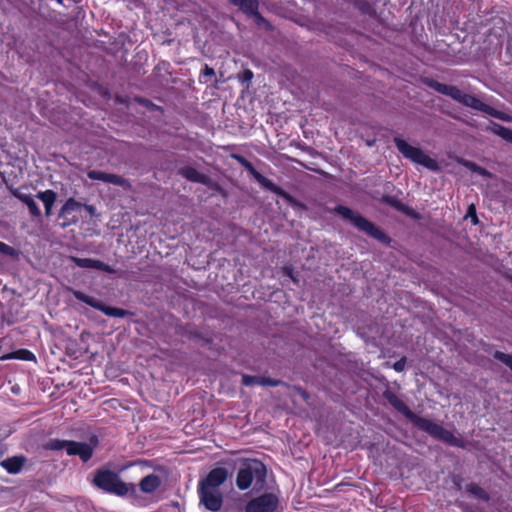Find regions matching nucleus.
Here are the masks:
<instances>
[{"label": "nucleus", "mask_w": 512, "mask_h": 512, "mask_svg": "<svg viewBox=\"0 0 512 512\" xmlns=\"http://www.w3.org/2000/svg\"><path fill=\"white\" fill-rule=\"evenodd\" d=\"M383 396L394 409L402 413L408 420H410L416 426L417 422L421 417L412 412L409 409V407L395 393H393L390 390H386L383 393Z\"/></svg>", "instance_id": "13"}, {"label": "nucleus", "mask_w": 512, "mask_h": 512, "mask_svg": "<svg viewBox=\"0 0 512 512\" xmlns=\"http://www.w3.org/2000/svg\"><path fill=\"white\" fill-rule=\"evenodd\" d=\"M266 476L267 470L262 462L256 459L247 460L238 470L236 485L240 490H246L255 482L257 488H262L265 485Z\"/></svg>", "instance_id": "3"}, {"label": "nucleus", "mask_w": 512, "mask_h": 512, "mask_svg": "<svg viewBox=\"0 0 512 512\" xmlns=\"http://www.w3.org/2000/svg\"><path fill=\"white\" fill-rule=\"evenodd\" d=\"M478 219L476 217V215L473 216V223H477Z\"/></svg>", "instance_id": "37"}, {"label": "nucleus", "mask_w": 512, "mask_h": 512, "mask_svg": "<svg viewBox=\"0 0 512 512\" xmlns=\"http://www.w3.org/2000/svg\"><path fill=\"white\" fill-rule=\"evenodd\" d=\"M405 364H406V361L404 358L400 359L399 361H397L395 364H394V369L397 371V372H401L404 370L405 368Z\"/></svg>", "instance_id": "33"}, {"label": "nucleus", "mask_w": 512, "mask_h": 512, "mask_svg": "<svg viewBox=\"0 0 512 512\" xmlns=\"http://www.w3.org/2000/svg\"><path fill=\"white\" fill-rule=\"evenodd\" d=\"M494 358L504 363L512 371V355L506 354L501 351H496L494 353Z\"/></svg>", "instance_id": "28"}, {"label": "nucleus", "mask_w": 512, "mask_h": 512, "mask_svg": "<svg viewBox=\"0 0 512 512\" xmlns=\"http://www.w3.org/2000/svg\"><path fill=\"white\" fill-rule=\"evenodd\" d=\"M232 158L237 160L262 187L282 197L287 196V193L282 188L258 172L245 157L239 154H233Z\"/></svg>", "instance_id": "8"}, {"label": "nucleus", "mask_w": 512, "mask_h": 512, "mask_svg": "<svg viewBox=\"0 0 512 512\" xmlns=\"http://www.w3.org/2000/svg\"><path fill=\"white\" fill-rule=\"evenodd\" d=\"M18 359L23 361H36V356L28 349H19L11 353L4 354L0 357L1 361Z\"/></svg>", "instance_id": "20"}, {"label": "nucleus", "mask_w": 512, "mask_h": 512, "mask_svg": "<svg viewBox=\"0 0 512 512\" xmlns=\"http://www.w3.org/2000/svg\"><path fill=\"white\" fill-rule=\"evenodd\" d=\"M394 143L398 149V151L406 158L410 159L411 161L420 164L430 170H437L438 169V163L436 160L429 157L427 154H425L421 149L414 147L410 145L408 142H406L403 139L395 138Z\"/></svg>", "instance_id": "6"}, {"label": "nucleus", "mask_w": 512, "mask_h": 512, "mask_svg": "<svg viewBox=\"0 0 512 512\" xmlns=\"http://www.w3.org/2000/svg\"><path fill=\"white\" fill-rule=\"evenodd\" d=\"M87 177L91 180H99L105 183L120 186L125 190H129L131 188L130 182L117 174L106 173L98 170H90L87 172Z\"/></svg>", "instance_id": "12"}, {"label": "nucleus", "mask_w": 512, "mask_h": 512, "mask_svg": "<svg viewBox=\"0 0 512 512\" xmlns=\"http://www.w3.org/2000/svg\"><path fill=\"white\" fill-rule=\"evenodd\" d=\"M200 502L206 509L216 512L220 510L223 503V495L221 490L210 489L199 486Z\"/></svg>", "instance_id": "10"}, {"label": "nucleus", "mask_w": 512, "mask_h": 512, "mask_svg": "<svg viewBox=\"0 0 512 512\" xmlns=\"http://www.w3.org/2000/svg\"><path fill=\"white\" fill-rule=\"evenodd\" d=\"M466 491L470 493L471 495L482 499L484 501H489L490 496L489 493L483 489L481 486L475 483H469L466 485Z\"/></svg>", "instance_id": "23"}, {"label": "nucleus", "mask_w": 512, "mask_h": 512, "mask_svg": "<svg viewBox=\"0 0 512 512\" xmlns=\"http://www.w3.org/2000/svg\"><path fill=\"white\" fill-rule=\"evenodd\" d=\"M81 207V203L76 201L74 198H69L65 204L61 207L59 216H65Z\"/></svg>", "instance_id": "27"}, {"label": "nucleus", "mask_w": 512, "mask_h": 512, "mask_svg": "<svg viewBox=\"0 0 512 512\" xmlns=\"http://www.w3.org/2000/svg\"><path fill=\"white\" fill-rule=\"evenodd\" d=\"M36 197L41 200L45 207V215L49 217L52 213V207L56 201L57 195L53 190L39 192Z\"/></svg>", "instance_id": "19"}, {"label": "nucleus", "mask_w": 512, "mask_h": 512, "mask_svg": "<svg viewBox=\"0 0 512 512\" xmlns=\"http://www.w3.org/2000/svg\"><path fill=\"white\" fill-rule=\"evenodd\" d=\"M334 211L342 218L350 221L351 224L365 232L367 235L382 242L386 241L387 237L383 232H381L372 222L355 213L352 209L343 205H338L335 207Z\"/></svg>", "instance_id": "4"}, {"label": "nucleus", "mask_w": 512, "mask_h": 512, "mask_svg": "<svg viewBox=\"0 0 512 512\" xmlns=\"http://www.w3.org/2000/svg\"><path fill=\"white\" fill-rule=\"evenodd\" d=\"M260 381H261V376H251V375H243L242 376V384L245 386L259 385Z\"/></svg>", "instance_id": "31"}, {"label": "nucleus", "mask_w": 512, "mask_h": 512, "mask_svg": "<svg viewBox=\"0 0 512 512\" xmlns=\"http://www.w3.org/2000/svg\"><path fill=\"white\" fill-rule=\"evenodd\" d=\"M179 173L186 179L193 182L206 183L207 180L205 175L201 174L198 170L190 166H186L180 169Z\"/></svg>", "instance_id": "22"}, {"label": "nucleus", "mask_w": 512, "mask_h": 512, "mask_svg": "<svg viewBox=\"0 0 512 512\" xmlns=\"http://www.w3.org/2000/svg\"><path fill=\"white\" fill-rule=\"evenodd\" d=\"M84 208H85V210H86L90 215H94V214H95L96 209H95V207H94V206H92V205H88V204H85V205H84Z\"/></svg>", "instance_id": "35"}, {"label": "nucleus", "mask_w": 512, "mask_h": 512, "mask_svg": "<svg viewBox=\"0 0 512 512\" xmlns=\"http://www.w3.org/2000/svg\"><path fill=\"white\" fill-rule=\"evenodd\" d=\"M214 74H215V72H214L213 68L209 67L208 65L204 66V69L202 71L203 76L210 77V76H213Z\"/></svg>", "instance_id": "34"}, {"label": "nucleus", "mask_w": 512, "mask_h": 512, "mask_svg": "<svg viewBox=\"0 0 512 512\" xmlns=\"http://www.w3.org/2000/svg\"><path fill=\"white\" fill-rule=\"evenodd\" d=\"M72 294L77 300L82 301L85 304L103 312L105 315L109 317L124 318L128 315H131V312H129L128 310L106 306L101 301L95 299L94 297L86 295L82 291L72 290Z\"/></svg>", "instance_id": "7"}, {"label": "nucleus", "mask_w": 512, "mask_h": 512, "mask_svg": "<svg viewBox=\"0 0 512 512\" xmlns=\"http://www.w3.org/2000/svg\"><path fill=\"white\" fill-rule=\"evenodd\" d=\"M72 262L80 268H90L113 274L115 270L104 262L92 258L71 257Z\"/></svg>", "instance_id": "16"}, {"label": "nucleus", "mask_w": 512, "mask_h": 512, "mask_svg": "<svg viewBox=\"0 0 512 512\" xmlns=\"http://www.w3.org/2000/svg\"><path fill=\"white\" fill-rule=\"evenodd\" d=\"M228 470L224 467L212 469L208 475L199 483V486L220 490V486L227 480Z\"/></svg>", "instance_id": "15"}, {"label": "nucleus", "mask_w": 512, "mask_h": 512, "mask_svg": "<svg viewBox=\"0 0 512 512\" xmlns=\"http://www.w3.org/2000/svg\"><path fill=\"white\" fill-rule=\"evenodd\" d=\"M92 483L98 489L119 497L136 493L133 483H125L117 473L108 469L96 470Z\"/></svg>", "instance_id": "2"}, {"label": "nucleus", "mask_w": 512, "mask_h": 512, "mask_svg": "<svg viewBox=\"0 0 512 512\" xmlns=\"http://www.w3.org/2000/svg\"><path fill=\"white\" fill-rule=\"evenodd\" d=\"M490 129L494 134L500 136L507 142L512 143V130H510L500 124H497V123H492V126Z\"/></svg>", "instance_id": "25"}, {"label": "nucleus", "mask_w": 512, "mask_h": 512, "mask_svg": "<svg viewBox=\"0 0 512 512\" xmlns=\"http://www.w3.org/2000/svg\"><path fill=\"white\" fill-rule=\"evenodd\" d=\"M59 4L63 3V0H56Z\"/></svg>", "instance_id": "38"}, {"label": "nucleus", "mask_w": 512, "mask_h": 512, "mask_svg": "<svg viewBox=\"0 0 512 512\" xmlns=\"http://www.w3.org/2000/svg\"><path fill=\"white\" fill-rule=\"evenodd\" d=\"M15 196L20 201H22L23 203H25L27 205L29 212L32 216H34V217L41 216V210L31 195L24 194V193H17V194H15Z\"/></svg>", "instance_id": "21"}, {"label": "nucleus", "mask_w": 512, "mask_h": 512, "mask_svg": "<svg viewBox=\"0 0 512 512\" xmlns=\"http://www.w3.org/2000/svg\"><path fill=\"white\" fill-rule=\"evenodd\" d=\"M458 163H460L461 165H463L467 169H469L472 172H475V173H477V174H479L481 176H485V177H491L492 176V174L489 171H487L485 168H482V167L478 166L476 163H474L472 161H469V160H466V159H459Z\"/></svg>", "instance_id": "24"}, {"label": "nucleus", "mask_w": 512, "mask_h": 512, "mask_svg": "<svg viewBox=\"0 0 512 512\" xmlns=\"http://www.w3.org/2000/svg\"><path fill=\"white\" fill-rule=\"evenodd\" d=\"M69 444V440L50 439L46 443L45 448L52 451L65 450L67 452Z\"/></svg>", "instance_id": "26"}, {"label": "nucleus", "mask_w": 512, "mask_h": 512, "mask_svg": "<svg viewBox=\"0 0 512 512\" xmlns=\"http://www.w3.org/2000/svg\"><path fill=\"white\" fill-rule=\"evenodd\" d=\"M494 358L504 363L512 371V355L506 354L501 351H496L494 353Z\"/></svg>", "instance_id": "29"}, {"label": "nucleus", "mask_w": 512, "mask_h": 512, "mask_svg": "<svg viewBox=\"0 0 512 512\" xmlns=\"http://www.w3.org/2000/svg\"><path fill=\"white\" fill-rule=\"evenodd\" d=\"M97 445L98 438L96 436H92L89 443L70 441L67 454L69 456H79L83 462H87L93 456L94 449Z\"/></svg>", "instance_id": "9"}, {"label": "nucleus", "mask_w": 512, "mask_h": 512, "mask_svg": "<svg viewBox=\"0 0 512 512\" xmlns=\"http://www.w3.org/2000/svg\"><path fill=\"white\" fill-rule=\"evenodd\" d=\"M428 85L436 92L451 97L465 107L480 111L501 121H512V117L508 113L493 108L474 95L463 93L456 86L443 84L435 80L429 81Z\"/></svg>", "instance_id": "1"}, {"label": "nucleus", "mask_w": 512, "mask_h": 512, "mask_svg": "<svg viewBox=\"0 0 512 512\" xmlns=\"http://www.w3.org/2000/svg\"><path fill=\"white\" fill-rule=\"evenodd\" d=\"M233 5L238 6L248 16L255 19L259 26L268 27L269 23L258 12V0H229Z\"/></svg>", "instance_id": "14"}, {"label": "nucleus", "mask_w": 512, "mask_h": 512, "mask_svg": "<svg viewBox=\"0 0 512 512\" xmlns=\"http://www.w3.org/2000/svg\"><path fill=\"white\" fill-rule=\"evenodd\" d=\"M161 478L156 474H149L139 482L140 490L145 494L154 493L161 486Z\"/></svg>", "instance_id": "18"}, {"label": "nucleus", "mask_w": 512, "mask_h": 512, "mask_svg": "<svg viewBox=\"0 0 512 512\" xmlns=\"http://www.w3.org/2000/svg\"><path fill=\"white\" fill-rule=\"evenodd\" d=\"M277 507V498L267 493L252 499L246 505V512H274Z\"/></svg>", "instance_id": "11"}, {"label": "nucleus", "mask_w": 512, "mask_h": 512, "mask_svg": "<svg viewBox=\"0 0 512 512\" xmlns=\"http://www.w3.org/2000/svg\"><path fill=\"white\" fill-rule=\"evenodd\" d=\"M26 462L27 458L25 456L17 455L1 460L0 465L9 474H18Z\"/></svg>", "instance_id": "17"}, {"label": "nucleus", "mask_w": 512, "mask_h": 512, "mask_svg": "<svg viewBox=\"0 0 512 512\" xmlns=\"http://www.w3.org/2000/svg\"><path fill=\"white\" fill-rule=\"evenodd\" d=\"M279 384H280L279 380H274V379L266 378V377H261V381L259 382L260 386L275 387V386H278Z\"/></svg>", "instance_id": "32"}, {"label": "nucleus", "mask_w": 512, "mask_h": 512, "mask_svg": "<svg viewBox=\"0 0 512 512\" xmlns=\"http://www.w3.org/2000/svg\"><path fill=\"white\" fill-rule=\"evenodd\" d=\"M416 427L428 433L431 437L448 445L463 447V441L457 438L452 431L445 429L443 426L432 420L421 417L417 422Z\"/></svg>", "instance_id": "5"}, {"label": "nucleus", "mask_w": 512, "mask_h": 512, "mask_svg": "<svg viewBox=\"0 0 512 512\" xmlns=\"http://www.w3.org/2000/svg\"><path fill=\"white\" fill-rule=\"evenodd\" d=\"M0 253L10 257H17L18 251L8 244L0 241Z\"/></svg>", "instance_id": "30"}, {"label": "nucleus", "mask_w": 512, "mask_h": 512, "mask_svg": "<svg viewBox=\"0 0 512 512\" xmlns=\"http://www.w3.org/2000/svg\"><path fill=\"white\" fill-rule=\"evenodd\" d=\"M285 270H286V273L292 278L291 270L288 268H286Z\"/></svg>", "instance_id": "36"}]
</instances>
